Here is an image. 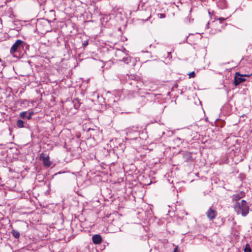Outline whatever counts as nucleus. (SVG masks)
Instances as JSON below:
<instances>
[{
	"label": "nucleus",
	"instance_id": "nucleus-13",
	"mask_svg": "<svg viewBox=\"0 0 252 252\" xmlns=\"http://www.w3.org/2000/svg\"><path fill=\"white\" fill-rule=\"evenodd\" d=\"M252 250L249 244H247L245 249L244 252H251Z\"/></svg>",
	"mask_w": 252,
	"mask_h": 252
},
{
	"label": "nucleus",
	"instance_id": "nucleus-7",
	"mask_svg": "<svg viewBox=\"0 0 252 252\" xmlns=\"http://www.w3.org/2000/svg\"><path fill=\"white\" fill-rule=\"evenodd\" d=\"M40 158L42 159L44 165L46 167L50 166L51 163L49 160V156L44 157V154L42 153L40 155Z\"/></svg>",
	"mask_w": 252,
	"mask_h": 252
},
{
	"label": "nucleus",
	"instance_id": "nucleus-17",
	"mask_svg": "<svg viewBox=\"0 0 252 252\" xmlns=\"http://www.w3.org/2000/svg\"><path fill=\"white\" fill-rule=\"evenodd\" d=\"M167 58L171 59V52H167Z\"/></svg>",
	"mask_w": 252,
	"mask_h": 252
},
{
	"label": "nucleus",
	"instance_id": "nucleus-20",
	"mask_svg": "<svg viewBox=\"0 0 252 252\" xmlns=\"http://www.w3.org/2000/svg\"><path fill=\"white\" fill-rule=\"evenodd\" d=\"M160 17L161 18H164V17H165V15H164V14H160Z\"/></svg>",
	"mask_w": 252,
	"mask_h": 252
},
{
	"label": "nucleus",
	"instance_id": "nucleus-9",
	"mask_svg": "<svg viewBox=\"0 0 252 252\" xmlns=\"http://www.w3.org/2000/svg\"><path fill=\"white\" fill-rule=\"evenodd\" d=\"M102 238L99 234H95L92 237L93 242L95 244H100L102 242Z\"/></svg>",
	"mask_w": 252,
	"mask_h": 252
},
{
	"label": "nucleus",
	"instance_id": "nucleus-6",
	"mask_svg": "<svg viewBox=\"0 0 252 252\" xmlns=\"http://www.w3.org/2000/svg\"><path fill=\"white\" fill-rule=\"evenodd\" d=\"M207 217L210 220L214 219L217 215V211L213 209L212 208H210L206 213Z\"/></svg>",
	"mask_w": 252,
	"mask_h": 252
},
{
	"label": "nucleus",
	"instance_id": "nucleus-10",
	"mask_svg": "<svg viewBox=\"0 0 252 252\" xmlns=\"http://www.w3.org/2000/svg\"><path fill=\"white\" fill-rule=\"evenodd\" d=\"M119 61H122L125 62L126 63L128 64L130 61L131 59L129 57H128L127 55H126V57H123V58L121 59H119Z\"/></svg>",
	"mask_w": 252,
	"mask_h": 252
},
{
	"label": "nucleus",
	"instance_id": "nucleus-19",
	"mask_svg": "<svg viewBox=\"0 0 252 252\" xmlns=\"http://www.w3.org/2000/svg\"><path fill=\"white\" fill-rule=\"evenodd\" d=\"M117 54H119L120 55H125L124 53H123L120 50H119ZM116 55H117V54H116Z\"/></svg>",
	"mask_w": 252,
	"mask_h": 252
},
{
	"label": "nucleus",
	"instance_id": "nucleus-14",
	"mask_svg": "<svg viewBox=\"0 0 252 252\" xmlns=\"http://www.w3.org/2000/svg\"><path fill=\"white\" fill-rule=\"evenodd\" d=\"M27 112L24 111V112H21L20 113V116L21 118L24 119V118L27 117Z\"/></svg>",
	"mask_w": 252,
	"mask_h": 252
},
{
	"label": "nucleus",
	"instance_id": "nucleus-23",
	"mask_svg": "<svg viewBox=\"0 0 252 252\" xmlns=\"http://www.w3.org/2000/svg\"><path fill=\"white\" fill-rule=\"evenodd\" d=\"M73 221H71V223H70V225L72 227V226L73 225Z\"/></svg>",
	"mask_w": 252,
	"mask_h": 252
},
{
	"label": "nucleus",
	"instance_id": "nucleus-11",
	"mask_svg": "<svg viewBox=\"0 0 252 252\" xmlns=\"http://www.w3.org/2000/svg\"><path fill=\"white\" fill-rule=\"evenodd\" d=\"M24 124V122L21 120H18L17 122V126L19 128L23 127Z\"/></svg>",
	"mask_w": 252,
	"mask_h": 252
},
{
	"label": "nucleus",
	"instance_id": "nucleus-3",
	"mask_svg": "<svg viewBox=\"0 0 252 252\" xmlns=\"http://www.w3.org/2000/svg\"><path fill=\"white\" fill-rule=\"evenodd\" d=\"M227 18H222L220 17L218 18L216 21L213 22L212 24V27L215 28L217 26H220V27H217L216 29H215V32H220L221 31V29L223 28V26L221 25L222 24V22L226 20Z\"/></svg>",
	"mask_w": 252,
	"mask_h": 252
},
{
	"label": "nucleus",
	"instance_id": "nucleus-2",
	"mask_svg": "<svg viewBox=\"0 0 252 252\" xmlns=\"http://www.w3.org/2000/svg\"><path fill=\"white\" fill-rule=\"evenodd\" d=\"M23 41L21 40L18 39L16 41L14 44L12 45L10 49V53L14 57H16L15 53L23 48Z\"/></svg>",
	"mask_w": 252,
	"mask_h": 252
},
{
	"label": "nucleus",
	"instance_id": "nucleus-16",
	"mask_svg": "<svg viewBox=\"0 0 252 252\" xmlns=\"http://www.w3.org/2000/svg\"><path fill=\"white\" fill-rule=\"evenodd\" d=\"M33 114V112L32 111H31L29 113V115L28 116H27V119L28 120H30L32 118V115Z\"/></svg>",
	"mask_w": 252,
	"mask_h": 252
},
{
	"label": "nucleus",
	"instance_id": "nucleus-21",
	"mask_svg": "<svg viewBox=\"0 0 252 252\" xmlns=\"http://www.w3.org/2000/svg\"><path fill=\"white\" fill-rule=\"evenodd\" d=\"M83 45L84 46H86L87 45H88V41L86 43H83Z\"/></svg>",
	"mask_w": 252,
	"mask_h": 252
},
{
	"label": "nucleus",
	"instance_id": "nucleus-18",
	"mask_svg": "<svg viewBox=\"0 0 252 252\" xmlns=\"http://www.w3.org/2000/svg\"><path fill=\"white\" fill-rule=\"evenodd\" d=\"M173 252H180V251L179 250L178 247H176L174 249Z\"/></svg>",
	"mask_w": 252,
	"mask_h": 252
},
{
	"label": "nucleus",
	"instance_id": "nucleus-25",
	"mask_svg": "<svg viewBox=\"0 0 252 252\" xmlns=\"http://www.w3.org/2000/svg\"><path fill=\"white\" fill-rule=\"evenodd\" d=\"M152 219H153L151 218H150V219H149V220H152Z\"/></svg>",
	"mask_w": 252,
	"mask_h": 252
},
{
	"label": "nucleus",
	"instance_id": "nucleus-12",
	"mask_svg": "<svg viewBox=\"0 0 252 252\" xmlns=\"http://www.w3.org/2000/svg\"><path fill=\"white\" fill-rule=\"evenodd\" d=\"M12 235L16 238H19L20 237V233L18 231L13 230L12 231Z\"/></svg>",
	"mask_w": 252,
	"mask_h": 252
},
{
	"label": "nucleus",
	"instance_id": "nucleus-22",
	"mask_svg": "<svg viewBox=\"0 0 252 252\" xmlns=\"http://www.w3.org/2000/svg\"><path fill=\"white\" fill-rule=\"evenodd\" d=\"M113 222V221H112L111 222ZM112 226V223H111V224L109 225V227H111Z\"/></svg>",
	"mask_w": 252,
	"mask_h": 252
},
{
	"label": "nucleus",
	"instance_id": "nucleus-8",
	"mask_svg": "<svg viewBox=\"0 0 252 252\" xmlns=\"http://www.w3.org/2000/svg\"><path fill=\"white\" fill-rule=\"evenodd\" d=\"M245 195V193L244 191H240L239 193L234 194L232 196V200L233 201L238 202L241 198L244 197Z\"/></svg>",
	"mask_w": 252,
	"mask_h": 252
},
{
	"label": "nucleus",
	"instance_id": "nucleus-15",
	"mask_svg": "<svg viewBox=\"0 0 252 252\" xmlns=\"http://www.w3.org/2000/svg\"><path fill=\"white\" fill-rule=\"evenodd\" d=\"M188 75L189 78H192L195 77V73L194 71L190 72Z\"/></svg>",
	"mask_w": 252,
	"mask_h": 252
},
{
	"label": "nucleus",
	"instance_id": "nucleus-4",
	"mask_svg": "<svg viewBox=\"0 0 252 252\" xmlns=\"http://www.w3.org/2000/svg\"><path fill=\"white\" fill-rule=\"evenodd\" d=\"M246 76H247L248 77L250 76V75H243L240 74V73L237 72L235 73V76L233 82V83L235 85V86H237L240 83L245 81L246 79L244 78V77Z\"/></svg>",
	"mask_w": 252,
	"mask_h": 252
},
{
	"label": "nucleus",
	"instance_id": "nucleus-5",
	"mask_svg": "<svg viewBox=\"0 0 252 252\" xmlns=\"http://www.w3.org/2000/svg\"><path fill=\"white\" fill-rule=\"evenodd\" d=\"M140 16L141 20L146 21L151 17V14L149 10L141 11Z\"/></svg>",
	"mask_w": 252,
	"mask_h": 252
},
{
	"label": "nucleus",
	"instance_id": "nucleus-24",
	"mask_svg": "<svg viewBox=\"0 0 252 252\" xmlns=\"http://www.w3.org/2000/svg\"><path fill=\"white\" fill-rule=\"evenodd\" d=\"M85 222V221H81V223L80 224V225H82V224H82V223H83V222Z\"/></svg>",
	"mask_w": 252,
	"mask_h": 252
},
{
	"label": "nucleus",
	"instance_id": "nucleus-1",
	"mask_svg": "<svg viewBox=\"0 0 252 252\" xmlns=\"http://www.w3.org/2000/svg\"><path fill=\"white\" fill-rule=\"evenodd\" d=\"M234 208L237 214H241L243 216H247L249 212V206L247 202L244 200L236 202Z\"/></svg>",
	"mask_w": 252,
	"mask_h": 252
}]
</instances>
